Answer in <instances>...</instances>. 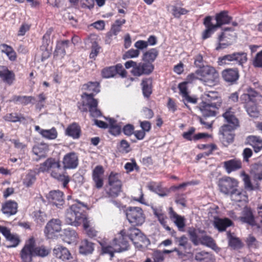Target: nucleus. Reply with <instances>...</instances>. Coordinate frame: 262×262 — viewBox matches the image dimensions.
Here are the masks:
<instances>
[{"mask_svg": "<svg viewBox=\"0 0 262 262\" xmlns=\"http://www.w3.org/2000/svg\"><path fill=\"white\" fill-rule=\"evenodd\" d=\"M37 172L50 173L51 177L61 181L64 188L67 187L70 182L69 177L63 174L60 161L53 158H49L41 163Z\"/></svg>", "mask_w": 262, "mask_h": 262, "instance_id": "obj_1", "label": "nucleus"}, {"mask_svg": "<svg viewBox=\"0 0 262 262\" xmlns=\"http://www.w3.org/2000/svg\"><path fill=\"white\" fill-rule=\"evenodd\" d=\"M213 17L207 16L205 17L203 24L205 27V30L202 32V39L205 40L211 37L217 30L224 25L229 24L232 19V17L228 15V11L224 10L215 14L214 19L216 24L212 22Z\"/></svg>", "mask_w": 262, "mask_h": 262, "instance_id": "obj_2", "label": "nucleus"}, {"mask_svg": "<svg viewBox=\"0 0 262 262\" xmlns=\"http://www.w3.org/2000/svg\"><path fill=\"white\" fill-rule=\"evenodd\" d=\"M84 204L76 200V203L67 209L65 221L67 224L74 226H78L87 218L85 213Z\"/></svg>", "mask_w": 262, "mask_h": 262, "instance_id": "obj_3", "label": "nucleus"}, {"mask_svg": "<svg viewBox=\"0 0 262 262\" xmlns=\"http://www.w3.org/2000/svg\"><path fill=\"white\" fill-rule=\"evenodd\" d=\"M187 233L191 242L194 246L202 245L213 249L217 247L213 238L208 235L204 230L190 227L187 229Z\"/></svg>", "mask_w": 262, "mask_h": 262, "instance_id": "obj_4", "label": "nucleus"}, {"mask_svg": "<svg viewBox=\"0 0 262 262\" xmlns=\"http://www.w3.org/2000/svg\"><path fill=\"white\" fill-rule=\"evenodd\" d=\"M93 93L88 94L83 93L82 94L81 102L78 103V108L81 112H88L90 115L94 118H97L102 116L101 111L98 108V101L94 98Z\"/></svg>", "mask_w": 262, "mask_h": 262, "instance_id": "obj_5", "label": "nucleus"}, {"mask_svg": "<svg viewBox=\"0 0 262 262\" xmlns=\"http://www.w3.org/2000/svg\"><path fill=\"white\" fill-rule=\"evenodd\" d=\"M200 82L205 86L212 88L220 84V74L217 70L211 65H206L199 71Z\"/></svg>", "mask_w": 262, "mask_h": 262, "instance_id": "obj_6", "label": "nucleus"}, {"mask_svg": "<svg viewBox=\"0 0 262 262\" xmlns=\"http://www.w3.org/2000/svg\"><path fill=\"white\" fill-rule=\"evenodd\" d=\"M125 212L127 220L133 226H141L145 222V215L141 207H128Z\"/></svg>", "mask_w": 262, "mask_h": 262, "instance_id": "obj_7", "label": "nucleus"}, {"mask_svg": "<svg viewBox=\"0 0 262 262\" xmlns=\"http://www.w3.org/2000/svg\"><path fill=\"white\" fill-rule=\"evenodd\" d=\"M119 173L112 171L108 177V184L110 188L107 191L108 195L111 198L117 197L122 191V183Z\"/></svg>", "mask_w": 262, "mask_h": 262, "instance_id": "obj_8", "label": "nucleus"}, {"mask_svg": "<svg viewBox=\"0 0 262 262\" xmlns=\"http://www.w3.org/2000/svg\"><path fill=\"white\" fill-rule=\"evenodd\" d=\"M217 186L220 192L229 195L238 185V181L232 177L224 176L219 179Z\"/></svg>", "mask_w": 262, "mask_h": 262, "instance_id": "obj_9", "label": "nucleus"}, {"mask_svg": "<svg viewBox=\"0 0 262 262\" xmlns=\"http://www.w3.org/2000/svg\"><path fill=\"white\" fill-rule=\"evenodd\" d=\"M36 244L34 237H30L25 242V244L20 251V257L22 262H32L34 256L33 246Z\"/></svg>", "mask_w": 262, "mask_h": 262, "instance_id": "obj_10", "label": "nucleus"}, {"mask_svg": "<svg viewBox=\"0 0 262 262\" xmlns=\"http://www.w3.org/2000/svg\"><path fill=\"white\" fill-rule=\"evenodd\" d=\"M246 93L241 96L240 99L243 104L262 103V95L254 90L251 87H249L246 90Z\"/></svg>", "mask_w": 262, "mask_h": 262, "instance_id": "obj_11", "label": "nucleus"}, {"mask_svg": "<svg viewBox=\"0 0 262 262\" xmlns=\"http://www.w3.org/2000/svg\"><path fill=\"white\" fill-rule=\"evenodd\" d=\"M135 227H130L127 230L124 229V235L126 236L127 238L132 241L135 244L139 245V246H143L139 243V241L144 243L145 245L146 243L148 244L149 241L145 236L142 235L140 230Z\"/></svg>", "mask_w": 262, "mask_h": 262, "instance_id": "obj_12", "label": "nucleus"}, {"mask_svg": "<svg viewBox=\"0 0 262 262\" xmlns=\"http://www.w3.org/2000/svg\"><path fill=\"white\" fill-rule=\"evenodd\" d=\"M175 242L178 244L179 249L175 248L173 251H176L179 256H185L187 254L191 253L192 245L185 235L176 237Z\"/></svg>", "mask_w": 262, "mask_h": 262, "instance_id": "obj_13", "label": "nucleus"}, {"mask_svg": "<svg viewBox=\"0 0 262 262\" xmlns=\"http://www.w3.org/2000/svg\"><path fill=\"white\" fill-rule=\"evenodd\" d=\"M204 102L211 104L212 108L218 110L222 104V99L220 94L217 91H208L203 95Z\"/></svg>", "mask_w": 262, "mask_h": 262, "instance_id": "obj_14", "label": "nucleus"}, {"mask_svg": "<svg viewBox=\"0 0 262 262\" xmlns=\"http://www.w3.org/2000/svg\"><path fill=\"white\" fill-rule=\"evenodd\" d=\"M222 117L224 121L227 124H224V125H228L234 128H238L240 126L239 119L235 115V110L232 107H228L225 110Z\"/></svg>", "mask_w": 262, "mask_h": 262, "instance_id": "obj_15", "label": "nucleus"}, {"mask_svg": "<svg viewBox=\"0 0 262 262\" xmlns=\"http://www.w3.org/2000/svg\"><path fill=\"white\" fill-rule=\"evenodd\" d=\"M0 232L5 237L7 242L9 243L6 246L8 248L16 247L20 243L19 236L12 234L10 230L5 226H0Z\"/></svg>", "mask_w": 262, "mask_h": 262, "instance_id": "obj_16", "label": "nucleus"}, {"mask_svg": "<svg viewBox=\"0 0 262 262\" xmlns=\"http://www.w3.org/2000/svg\"><path fill=\"white\" fill-rule=\"evenodd\" d=\"M61 222L59 219H53L47 224L44 232L48 238H52L56 233H58L61 229Z\"/></svg>", "mask_w": 262, "mask_h": 262, "instance_id": "obj_17", "label": "nucleus"}, {"mask_svg": "<svg viewBox=\"0 0 262 262\" xmlns=\"http://www.w3.org/2000/svg\"><path fill=\"white\" fill-rule=\"evenodd\" d=\"M155 68L154 65L147 61L140 62L137 66L132 70V74L135 76H140L142 75H149L154 71Z\"/></svg>", "mask_w": 262, "mask_h": 262, "instance_id": "obj_18", "label": "nucleus"}, {"mask_svg": "<svg viewBox=\"0 0 262 262\" xmlns=\"http://www.w3.org/2000/svg\"><path fill=\"white\" fill-rule=\"evenodd\" d=\"M104 169L102 165H97L92 170V178L94 187L97 189L101 188L104 184Z\"/></svg>", "mask_w": 262, "mask_h": 262, "instance_id": "obj_19", "label": "nucleus"}, {"mask_svg": "<svg viewBox=\"0 0 262 262\" xmlns=\"http://www.w3.org/2000/svg\"><path fill=\"white\" fill-rule=\"evenodd\" d=\"M63 196L64 193L63 192L59 190H51L47 195V199L50 204L60 208L64 204Z\"/></svg>", "mask_w": 262, "mask_h": 262, "instance_id": "obj_20", "label": "nucleus"}, {"mask_svg": "<svg viewBox=\"0 0 262 262\" xmlns=\"http://www.w3.org/2000/svg\"><path fill=\"white\" fill-rule=\"evenodd\" d=\"M125 230L120 231L118 236L113 240L114 246L116 248L117 252H121L128 250L129 244L128 238L124 235Z\"/></svg>", "mask_w": 262, "mask_h": 262, "instance_id": "obj_21", "label": "nucleus"}, {"mask_svg": "<svg viewBox=\"0 0 262 262\" xmlns=\"http://www.w3.org/2000/svg\"><path fill=\"white\" fill-rule=\"evenodd\" d=\"M237 128L223 125L219 129V134L222 136V140L224 144H229L234 141V132Z\"/></svg>", "mask_w": 262, "mask_h": 262, "instance_id": "obj_22", "label": "nucleus"}, {"mask_svg": "<svg viewBox=\"0 0 262 262\" xmlns=\"http://www.w3.org/2000/svg\"><path fill=\"white\" fill-rule=\"evenodd\" d=\"M221 75L224 81L233 84L239 77V70L237 68H227L222 71Z\"/></svg>", "mask_w": 262, "mask_h": 262, "instance_id": "obj_23", "label": "nucleus"}, {"mask_svg": "<svg viewBox=\"0 0 262 262\" xmlns=\"http://www.w3.org/2000/svg\"><path fill=\"white\" fill-rule=\"evenodd\" d=\"M222 164L223 167L228 174L237 171L242 168V162L237 158L225 161L223 162Z\"/></svg>", "mask_w": 262, "mask_h": 262, "instance_id": "obj_24", "label": "nucleus"}, {"mask_svg": "<svg viewBox=\"0 0 262 262\" xmlns=\"http://www.w3.org/2000/svg\"><path fill=\"white\" fill-rule=\"evenodd\" d=\"M62 163L64 169H74L78 165V158L74 152L67 154L63 158Z\"/></svg>", "mask_w": 262, "mask_h": 262, "instance_id": "obj_25", "label": "nucleus"}, {"mask_svg": "<svg viewBox=\"0 0 262 262\" xmlns=\"http://www.w3.org/2000/svg\"><path fill=\"white\" fill-rule=\"evenodd\" d=\"M0 78L2 81L8 85H11L15 80V74L6 66L0 67Z\"/></svg>", "mask_w": 262, "mask_h": 262, "instance_id": "obj_26", "label": "nucleus"}, {"mask_svg": "<svg viewBox=\"0 0 262 262\" xmlns=\"http://www.w3.org/2000/svg\"><path fill=\"white\" fill-rule=\"evenodd\" d=\"M70 44V41L69 40H57L53 53L54 58H63L66 54V49L69 47Z\"/></svg>", "mask_w": 262, "mask_h": 262, "instance_id": "obj_27", "label": "nucleus"}, {"mask_svg": "<svg viewBox=\"0 0 262 262\" xmlns=\"http://www.w3.org/2000/svg\"><path fill=\"white\" fill-rule=\"evenodd\" d=\"M147 188L151 191L154 192L160 196H166L169 194L170 191L168 188L163 187L161 183L156 182H150L147 184Z\"/></svg>", "mask_w": 262, "mask_h": 262, "instance_id": "obj_28", "label": "nucleus"}, {"mask_svg": "<svg viewBox=\"0 0 262 262\" xmlns=\"http://www.w3.org/2000/svg\"><path fill=\"white\" fill-rule=\"evenodd\" d=\"M195 132V128L194 127H190L188 131L184 132L182 134V137L184 139L188 141H196L202 139L208 138L209 135L207 133H200L197 134H194Z\"/></svg>", "mask_w": 262, "mask_h": 262, "instance_id": "obj_29", "label": "nucleus"}, {"mask_svg": "<svg viewBox=\"0 0 262 262\" xmlns=\"http://www.w3.org/2000/svg\"><path fill=\"white\" fill-rule=\"evenodd\" d=\"M169 215L170 219L173 222L180 231H184L185 227V219L184 216L177 214L172 207L169 208Z\"/></svg>", "mask_w": 262, "mask_h": 262, "instance_id": "obj_30", "label": "nucleus"}, {"mask_svg": "<svg viewBox=\"0 0 262 262\" xmlns=\"http://www.w3.org/2000/svg\"><path fill=\"white\" fill-rule=\"evenodd\" d=\"M18 204L12 200L6 201L2 205L1 211L8 216L15 214L17 212Z\"/></svg>", "mask_w": 262, "mask_h": 262, "instance_id": "obj_31", "label": "nucleus"}, {"mask_svg": "<svg viewBox=\"0 0 262 262\" xmlns=\"http://www.w3.org/2000/svg\"><path fill=\"white\" fill-rule=\"evenodd\" d=\"M246 144L251 146L255 153L262 150V138L259 136L250 135L246 139Z\"/></svg>", "mask_w": 262, "mask_h": 262, "instance_id": "obj_32", "label": "nucleus"}, {"mask_svg": "<svg viewBox=\"0 0 262 262\" xmlns=\"http://www.w3.org/2000/svg\"><path fill=\"white\" fill-rule=\"evenodd\" d=\"M233 224V222L227 217L221 219L216 216L214 218L213 226L219 232L225 231L227 228L232 226Z\"/></svg>", "mask_w": 262, "mask_h": 262, "instance_id": "obj_33", "label": "nucleus"}, {"mask_svg": "<svg viewBox=\"0 0 262 262\" xmlns=\"http://www.w3.org/2000/svg\"><path fill=\"white\" fill-rule=\"evenodd\" d=\"M54 255L58 259L63 261L68 260L72 258V255L69 250L62 246H58L53 249Z\"/></svg>", "mask_w": 262, "mask_h": 262, "instance_id": "obj_34", "label": "nucleus"}, {"mask_svg": "<svg viewBox=\"0 0 262 262\" xmlns=\"http://www.w3.org/2000/svg\"><path fill=\"white\" fill-rule=\"evenodd\" d=\"M153 79L151 77L144 78L141 81L142 93L144 97L148 98L152 93Z\"/></svg>", "mask_w": 262, "mask_h": 262, "instance_id": "obj_35", "label": "nucleus"}, {"mask_svg": "<svg viewBox=\"0 0 262 262\" xmlns=\"http://www.w3.org/2000/svg\"><path fill=\"white\" fill-rule=\"evenodd\" d=\"M243 216L240 217V221L244 223H247L252 226L255 225V218L251 209L248 207H245L243 212Z\"/></svg>", "mask_w": 262, "mask_h": 262, "instance_id": "obj_36", "label": "nucleus"}, {"mask_svg": "<svg viewBox=\"0 0 262 262\" xmlns=\"http://www.w3.org/2000/svg\"><path fill=\"white\" fill-rule=\"evenodd\" d=\"M125 23L126 20L125 19L116 20L115 23L112 25L110 31L106 33V37L108 39H112L113 36H117L121 31L122 26Z\"/></svg>", "mask_w": 262, "mask_h": 262, "instance_id": "obj_37", "label": "nucleus"}, {"mask_svg": "<svg viewBox=\"0 0 262 262\" xmlns=\"http://www.w3.org/2000/svg\"><path fill=\"white\" fill-rule=\"evenodd\" d=\"M81 132V128L79 124L73 122L68 126L65 131V134L74 139H77L80 137Z\"/></svg>", "mask_w": 262, "mask_h": 262, "instance_id": "obj_38", "label": "nucleus"}, {"mask_svg": "<svg viewBox=\"0 0 262 262\" xmlns=\"http://www.w3.org/2000/svg\"><path fill=\"white\" fill-rule=\"evenodd\" d=\"M49 145L47 143H40L33 146L32 151L35 155L38 156V160L47 157V153L49 151Z\"/></svg>", "mask_w": 262, "mask_h": 262, "instance_id": "obj_39", "label": "nucleus"}, {"mask_svg": "<svg viewBox=\"0 0 262 262\" xmlns=\"http://www.w3.org/2000/svg\"><path fill=\"white\" fill-rule=\"evenodd\" d=\"M154 214L158 218L160 224L167 231H170L171 228L167 225V217L165 215L162 207L152 208Z\"/></svg>", "mask_w": 262, "mask_h": 262, "instance_id": "obj_40", "label": "nucleus"}, {"mask_svg": "<svg viewBox=\"0 0 262 262\" xmlns=\"http://www.w3.org/2000/svg\"><path fill=\"white\" fill-rule=\"evenodd\" d=\"M199 108L205 119L209 117H214L216 115V111L211 110V108H212V105L208 104L207 103L204 102V101L199 104Z\"/></svg>", "mask_w": 262, "mask_h": 262, "instance_id": "obj_41", "label": "nucleus"}, {"mask_svg": "<svg viewBox=\"0 0 262 262\" xmlns=\"http://www.w3.org/2000/svg\"><path fill=\"white\" fill-rule=\"evenodd\" d=\"M94 250V244L88 239L82 240L79 247V251L80 254L88 255L92 254Z\"/></svg>", "mask_w": 262, "mask_h": 262, "instance_id": "obj_42", "label": "nucleus"}, {"mask_svg": "<svg viewBox=\"0 0 262 262\" xmlns=\"http://www.w3.org/2000/svg\"><path fill=\"white\" fill-rule=\"evenodd\" d=\"M159 54V50L157 48L150 49L143 53L142 60L152 63L158 57Z\"/></svg>", "mask_w": 262, "mask_h": 262, "instance_id": "obj_43", "label": "nucleus"}, {"mask_svg": "<svg viewBox=\"0 0 262 262\" xmlns=\"http://www.w3.org/2000/svg\"><path fill=\"white\" fill-rule=\"evenodd\" d=\"M229 195L231 200L236 203L246 201L248 199L246 192L242 190H239L237 188H236Z\"/></svg>", "mask_w": 262, "mask_h": 262, "instance_id": "obj_44", "label": "nucleus"}, {"mask_svg": "<svg viewBox=\"0 0 262 262\" xmlns=\"http://www.w3.org/2000/svg\"><path fill=\"white\" fill-rule=\"evenodd\" d=\"M34 256H38L41 258H44L48 256L51 252V249L47 246L43 245L36 246H33Z\"/></svg>", "mask_w": 262, "mask_h": 262, "instance_id": "obj_45", "label": "nucleus"}, {"mask_svg": "<svg viewBox=\"0 0 262 262\" xmlns=\"http://www.w3.org/2000/svg\"><path fill=\"white\" fill-rule=\"evenodd\" d=\"M38 168H35L34 170H30L26 175L23 179L24 185L27 187L31 186L36 181V174L40 172H38Z\"/></svg>", "mask_w": 262, "mask_h": 262, "instance_id": "obj_46", "label": "nucleus"}, {"mask_svg": "<svg viewBox=\"0 0 262 262\" xmlns=\"http://www.w3.org/2000/svg\"><path fill=\"white\" fill-rule=\"evenodd\" d=\"M100 82L97 81H89L82 86V90L89 91L91 93H93L94 95L100 92Z\"/></svg>", "mask_w": 262, "mask_h": 262, "instance_id": "obj_47", "label": "nucleus"}, {"mask_svg": "<svg viewBox=\"0 0 262 262\" xmlns=\"http://www.w3.org/2000/svg\"><path fill=\"white\" fill-rule=\"evenodd\" d=\"M3 119L6 121L12 122L25 121L26 119L21 114L16 113H8L3 117Z\"/></svg>", "mask_w": 262, "mask_h": 262, "instance_id": "obj_48", "label": "nucleus"}, {"mask_svg": "<svg viewBox=\"0 0 262 262\" xmlns=\"http://www.w3.org/2000/svg\"><path fill=\"white\" fill-rule=\"evenodd\" d=\"M228 245L233 249H238L242 247L243 245L239 238L233 236L230 232H228Z\"/></svg>", "mask_w": 262, "mask_h": 262, "instance_id": "obj_49", "label": "nucleus"}, {"mask_svg": "<svg viewBox=\"0 0 262 262\" xmlns=\"http://www.w3.org/2000/svg\"><path fill=\"white\" fill-rule=\"evenodd\" d=\"M35 100V98L32 96H17L12 98V101L15 103H19L23 105H27Z\"/></svg>", "mask_w": 262, "mask_h": 262, "instance_id": "obj_50", "label": "nucleus"}, {"mask_svg": "<svg viewBox=\"0 0 262 262\" xmlns=\"http://www.w3.org/2000/svg\"><path fill=\"white\" fill-rule=\"evenodd\" d=\"M40 135L42 138L48 140H54L58 136V132L55 127H52L49 129H44L41 130Z\"/></svg>", "mask_w": 262, "mask_h": 262, "instance_id": "obj_51", "label": "nucleus"}, {"mask_svg": "<svg viewBox=\"0 0 262 262\" xmlns=\"http://www.w3.org/2000/svg\"><path fill=\"white\" fill-rule=\"evenodd\" d=\"M247 112L252 117H258L259 115V111L257 108L258 104L249 103L244 104Z\"/></svg>", "mask_w": 262, "mask_h": 262, "instance_id": "obj_52", "label": "nucleus"}, {"mask_svg": "<svg viewBox=\"0 0 262 262\" xmlns=\"http://www.w3.org/2000/svg\"><path fill=\"white\" fill-rule=\"evenodd\" d=\"M233 61L242 67H243L244 63L248 60L247 54L245 52H235L233 53Z\"/></svg>", "mask_w": 262, "mask_h": 262, "instance_id": "obj_53", "label": "nucleus"}, {"mask_svg": "<svg viewBox=\"0 0 262 262\" xmlns=\"http://www.w3.org/2000/svg\"><path fill=\"white\" fill-rule=\"evenodd\" d=\"M83 227L85 230L86 235L90 238H93L97 236V231L94 227L90 226V221L86 219L83 223Z\"/></svg>", "mask_w": 262, "mask_h": 262, "instance_id": "obj_54", "label": "nucleus"}, {"mask_svg": "<svg viewBox=\"0 0 262 262\" xmlns=\"http://www.w3.org/2000/svg\"><path fill=\"white\" fill-rule=\"evenodd\" d=\"M101 246V252L102 254H107L111 258H112L114 256V253L117 252L116 251V247L113 245V246L110 245H105L102 243H100Z\"/></svg>", "mask_w": 262, "mask_h": 262, "instance_id": "obj_55", "label": "nucleus"}, {"mask_svg": "<svg viewBox=\"0 0 262 262\" xmlns=\"http://www.w3.org/2000/svg\"><path fill=\"white\" fill-rule=\"evenodd\" d=\"M194 259L198 262H210L211 255L209 252L202 251L195 254Z\"/></svg>", "mask_w": 262, "mask_h": 262, "instance_id": "obj_56", "label": "nucleus"}, {"mask_svg": "<svg viewBox=\"0 0 262 262\" xmlns=\"http://www.w3.org/2000/svg\"><path fill=\"white\" fill-rule=\"evenodd\" d=\"M53 32V28L48 29L42 38V45L40 47L45 49V47H49V45L51 42V35Z\"/></svg>", "mask_w": 262, "mask_h": 262, "instance_id": "obj_57", "label": "nucleus"}, {"mask_svg": "<svg viewBox=\"0 0 262 262\" xmlns=\"http://www.w3.org/2000/svg\"><path fill=\"white\" fill-rule=\"evenodd\" d=\"M188 12L189 10L184 8L177 6H172V14L175 18H179L181 15L186 14Z\"/></svg>", "mask_w": 262, "mask_h": 262, "instance_id": "obj_58", "label": "nucleus"}, {"mask_svg": "<svg viewBox=\"0 0 262 262\" xmlns=\"http://www.w3.org/2000/svg\"><path fill=\"white\" fill-rule=\"evenodd\" d=\"M102 77L109 78L116 76L114 66H110L103 69L101 71Z\"/></svg>", "mask_w": 262, "mask_h": 262, "instance_id": "obj_59", "label": "nucleus"}, {"mask_svg": "<svg viewBox=\"0 0 262 262\" xmlns=\"http://www.w3.org/2000/svg\"><path fill=\"white\" fill-rule=\"evenodd\" d=\"M243 175H244L243 181L244 182L245 187L246 189L250 190H253L259 188V186L258 184L256 183V186H253L252 184V183L251 182L250 177L249 176L248 174H246L244 172Z\"/></svg>", "mask_w": 262, "mask_h": 262, "instance_id": "obj_60", "label": "nucleus"}, {"mask_svg": "<svg viewBox=\"0 0 262 262\" xmlns=\"http://www.w3.org/2000/svg\"><path fill=\"white\" fill-rule=\"evenodd\" d=\"M254 180H262V164H255L254 166Z\"/></svg>", "mask_w": 262, "mask_h": 262, "instance_id": "obj_61", "label": "nucleus"}, {"mask_svg": "<svg viewBox=\"0 0 262 262\" xmlns=\"http://www.w3.org/2000/svg\"><path fill=\"white\" fill-rule=\"evenodd\" d=\"M199 71H201V69H197L194 73H191L188 74L186 78V81L188 83H191L199 80L200 81L201 76L199 73Z\"/></svg>", "mask_w": 262, "mask_h": 262, "instance_id": "obj_62", "label": "nucleus"}, {"mask_svg": "<svg viewBox=\"0 0 262 262\" xmlns=\"http://www.w3.org/2000/svg\"><path fill=\"white\" fill-rule=\"evenodd\" d=\"M140 51L137 49H130L125 52L123 55L122 58L126 59L128 58H133L138 57L140 55Z\"/></svg>", "mask_w": 262, "mask_h": 262, "instance_id": "obj_63", "label": "nucleus"}, {"mask_svg": "<svg viewBox=\"0 0 262 262\" xmlns=\"http://www.w3.org/2000/svg\"><path fill=\"white\" fill-rule=\"evenodd\" d=\"M252 65L256 68H262V51L256 54L252 60Z\"/></svg>", "mask_w": 262, "mask_h": 262, "instance_id": "obj_64", "label": "nucleus"}]
</instances>
